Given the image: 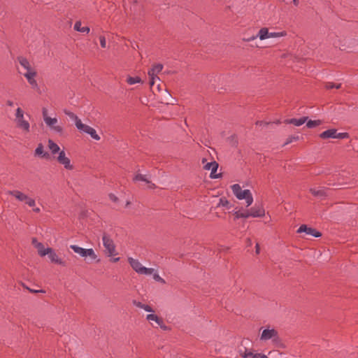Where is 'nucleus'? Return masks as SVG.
Here are the masks:
<instances>
[{"instance_id":"obj_1","label":"nucleus","mask_w":358,"mask_h":358,"mask_svg":"<svg viewBox=\"0 0 358 358\" xmlns=\"http://www.w3.org/2000/svg\"><path fill=\"white\" fill-rule=\"evenodd\" d=\"M231 189L236 197L239 199H245L246 206L248 207L252 205L253 202L252 195L249 189L243 190L240 185L234 184L231 186Z\"/></svg>"},{"instance_id":"obj_2","label":"nucleus","mask_w":358,"mask_h":358,"mask_svg":"<svg viewBox=\"0 0 358 358\" xmlns=\"http://www.w3.org/2000/svg\"><path fill=\"white\" fill-rule=\"evenodd\" d=\"M287 34L285 31L280 32H269L267 28L263 27L260 29L257 36H253L248 38L247 41H250L252 40L256 39L257 37H259L260 40H264L268 38L282 37L287 36Z\"/></svg>"},{"instance_id":"obj_3","label":"nucleus","mask_w":358,"mask_h":358,"mask_svg":"<svg viewBox=\"0 0 358 358\" xmlns=\"http://www.w3.org/2000/svg\"><path fill=\"white\" fill-rule=\"evenodd\" d=\"M260 340L263 341L271 340L273 344L277 346L281 343L278 332L273 328L264 329L261 334Z\"/></svg>"},{"instance_id":"obj_4","label":"nucleus","mask_w":358,"mask_h":358,"mask_svg":"<svg viewBox=\"0 0 358 358\" xmlns=\"http://www.w3.org/2000/svg\"><path fill=\"white\" fill-rule=\"evenodd\" d=\"M128 261L132 268L138 273L143 275H152L155 269L152 268H146L143 266L138 259L129 257Z\"/></svg>"},{"instance_id":"obj_5","label":"nucleus","mask_w":358,"mask_h":358,"mask_svg":"<svg viewBox=\"0 0 358 358\" xmlns=\"http://www.w3.org/2000/svg\"><path fill=\"white\" fill-rule=\"evenodd\" d=\"M102 241L103 245L105 248L106 254L108 257H112L117 255L115 245L113 239L110 238V235H108L106 233H103L102 236Z\"/></svg>"},{"instance_id":"obj_6","label":"nucleus","mask_w":358,"mask_h":358,"mask_svg":"<svg viewBox=\"0 0 358 358\" xmlns=\"http://www.w3.org/2000/svg\"><path fill=\"white\" fill-rule=\"evenodd\" d=\"M15 121L17 126L26 132H29V123L24 119V111L17 108L15 113Z\"/></svg>"},{"instance_id":"obj_7","label":"nucleus","mask_w":358,"mask_h":358,"mask_svg":"<svg viewBox=\"0 0 358 358\" xmlns=\"http://www.w3.org/2000/svg\"><path fill=\"white\" fill-rule=\"evenodd\" d=\"M70 248L72 249L74 252L80 255L81 257H89L93 260L97 258V255L95 254L92 248L85 249L76 245H71Z\"/></svg>"},{"instance_id":"obj_8","label":"nucleus","mask_w":358,"mask_h":358,"mask_svg":"<svg viewBox=\"0 0 358 358\" xmlns=\"http://www.w3.org/2000/svg\"><path fill=\"white\" fill-rule=\"evenodd\" d=\"M45 123L46 125L55 133L62 135L64 133V128L61 125H58V120L56 117H47L45 118Z\"/></svg>"},{"instance_id":"obj_9","label":"nucleus","mask_w":358,"mask_h":358,"mask_svg":"<svg viewBox=\"0 0 358 358\" xmlns=\"http://www.w3.org/2000/svg\"><path fill=\"white\" fill-rule=\"evenodd\" d=\"M163 69V65L161 64H155L152 68L149 70L148 76L150 77V85L152 87L155 83L156 80H159L157 74L160 73Z\"/></svg>"},{"instance_id":"obj_10","label":"nucleus","mask_w":358,"mask_h":358,"mask_svg":"<svg viewBox=\"0 0 358 358\" xmlns=\"http://www.w3.org/2000/svg\"><path fill=\"white\" fill-rule=\"evenodd\" d=\"M77 129L90 135V136L96 141L100 140V136L96 134V130L83 122H78V124H77Z\"/></svg>"},{"instance_id":"obj_11","label":"nucleus","mask_w":358,"mask_h":358,"mask_svg":"<svg viewBox=\"0 0 358 358\" xmlns=\"http://www.w3.org/2000/svg\"><path fill=\"white\" fill-rule=\"evenodd\" d=\"M247 213L249 215V217H262L265 215V210L262 205L255 204L250 209H247Z\"/></svg>"},{"instance_id":"obj_12","label":"nucleus","mask_w":358,"mask_h":358,"mask_svg":"<svg viewBox=\"0 0 358 358\" xmlns=\"http://www.w3.org/2000/svg\"><path fill=\"white\" fill-rule=\"evenodd\" d=\"M239 355L243 358H268L266 355L262 353H255L253 351L243 348L238 350Z\"/></svg>"},{"instance_id":"obj_13","label":"nucleus","mask_w":358,"mask_h":358,"mask_svg":"<svg viewBox=\"0 0 358 358\" xmlns=\"http://www.w3.org/2000/svg\"><path fill=\"white\" fill-rule=\"evenodd\" d=\"M57 162L60 164L63 165L64 167L67 170H72L73 169V165L71 164V160L68 157L66 156L64 150H61L59 152Z\"/></svg>"},{"instance_id":"obj_14","label":"nucleus","mask_w":358,"mask_h":358,"mask_svg":"<svg viewBox=\"0 0 358 358\" xmlns=\"http://www.w3.org/2000/svg\"><path fill=\"white\" fill-rule=\"evenodd\" d=\"M46 255L48 256V258L52 263H55L63 266H66V262L58 257L52 248H48Z\"/></svg>"},{"instance_id":"obj_15","label":"nucleus","mask_w":358,"mask_h":358,"mask_svg":"<svg viewBox=\"0 0 358 358\" xmlns=\"http://www.w3.org/2000/svg\"><path fill=\"white\" fill-rule=\"evenodd\" d=\"M305 232L308 235L318 238L322 236V234L314 228L308 227L306 224H301L297 229V233Z\"/></svg>"},{"instance_id":"obj_16","label":"nucleus","mask_w":358,"mask_h":358,"mask_svg":"<svg viewBox=\"0 0 358 358\" xmlns=\"http://www.w3.org/2000/svg\"><path fill=\"white\" fill-rule=\"evenodd\" d=\"M310 192L314 196L321 200L324 199L328 196L327 189L324 187H319L317 188H310Z\"/></svg>"},{"instance_id":"obj_17","label":"nucleus","mask_w":358,"mask_h":358,"mask_svg":"<svg viewBox=\"0 0 358 358\" xmlns=\"http://www.w3.org/2000/svg\"><path fill=\"white\" fill-rule=\"evenodd\" d=\"M36 76V71L34 70L27 71L25 73H24V76L27 78L28 83L31 85L32 88L34 89L38 88V84L36 80H35Z\"/></svg>"},{"instance_id":"obj_18","label":"nucleus","mask_w":358,"mask_h":358,"mask_svg":"<svg viewBox=\"0 0 358 358\" xmlns=\"http://www.w3.org/2000/svg\"><path fill=\"white\" fill-rule=\"evenodd\" d=\"M203 168L206 170L211 171L210 175L211 178H217L219 177L218 175L215 174L218 168V164L215 161L207 163L204 165Z\"/></svg>"},{"instance_id":"obj_19","label":"nucleus","mask_w":358,"mask_h":358,"mask_svg":"<svg viewBox=\"0 0 358 358\" xmlns=\"http://www.w3.org/2000/svg\"><path fill=\"white\" fill-rule=\"evenodd\" d=\"M35 155L39 156L41 158L49 159L50 158V154L44 151V148L42 143H39L35 150Z\"/></svg>"},{"instance_id":"obj_20","label":"nucleus","mask_w":358,"mask_h":358,"mask_svg":"<svg viewBox=\"0 0 358 358\" xmlns=\"http://www.w3.org/2000/svg\"><path fill=\"white\" fill-rule=\"evenodd\" d=\"M7 194L13 196L20 201H25L28 196L18 190H9L8 191Z\"/></svg>"},{"instance_id":"obj_21","label":"nucleus","mask_w":358,"mask_h":358,"mask_svg":"<svg viewBox=\"0 0 358 358\" xmlns=\"http://www.w3.org/2000/svg\"><path fill=\"white\" fill-rule=\"evenodd\" d=\"M308 120V117H302L301 118L296 119V118H292V119H287L285 121L286 124H292L296 127H299L304 124Z\"/></svg>"},{"instance_id":"obj_22","label":"nucleus","mask_w":358,"mask_h":358,"mask_svg":"<svg viewBox=\"0 0 358 358\" xmlns=\"http://www.w3.org/2000/svg\"><path fill=\"white\" fill-rule=\"evenodd\" d=\"M336 129H331L326 130L323 132H322L320 134V137L322 139H327V138H336Z\"/></svg>"},{"instance_id":"obj_23","label":"nucleus","mask_w":358,"mask_h":358,"mask_svg":"<svg viewBox=\"0 0 358 358\" xmlns=\"http://www.w3.org/2000/svg\"><path fill=\"white\" fill-rule=\"evenodd\" d=\"M134 180H135V181H143V182H145L146 183H148L149 185V188H150V189H153L155 187V184L152 183L147 178L145 175H143V174L138 173V174L135 176V177L134 178Z\"/></svg>"},{"instance_id":"obj_24","label":"nucleus","mask_w":358,"mask_h":358,"mask_svg":"<svg viewBox=\"0 0 358 358\" xmlns=\"http://www.w3.org/2000/svg\"><path fill=\"white\" fill-rule=\"evenodd\" d=\"M17 61L18 62L20 63V64L24 69L27 70V71H31L33 70L31 67V65H30V63L28 61V59L24 57H17Z\"/></svg>"},{"instance_id":"obj_25","label":"nucleus","mask_w":358,"mask_h":358,"mask_svg":"<svg viewBox=\"0 0 358 358\" xmlns=\"http://www.w3.org/2000/svg\"><path fill=\"white\" fill-rule=\"evenodd\" d=\"M234 215H235L236 219L248 218L249 217V215L247 213V209L246 210H244V209L237 210V208H236L235 210H234Z\"/></svg>"},{"instance_id":"obj_26","label":"nucleus","mask_w":358,"mask_h":358,"mask_svg":"<svg viewBox=\"0 0 358 358\" xmlns=\"http://www.w3.org/2000/svg\"><path fill=\"white\" fill-rule=\"evenodd\" d=\"M48 148L50 150L52 155L59 153L60 152L59 146L51 139L48 140Z\"/></svg>"},{"instance_id":"obj_27","label":"nucleus","mask_w":358,"mask_h":358,"mask_svg":"<svg viewBox=\"0 0 358 358\" xmlns=\"http://www.w3.org/2000/svg\"><path fill=\"white\" fill-rule=\"evenodd\" d=\"M74 29L77 31L88 34L90 31V27H82L81 22L77 21L74 24Z\"/></svg>"},{"instance_id":"obj_28","label":"nucleus","mask_w":358,"mask_h":358,"mask_svg":"<svg viewBox=\"0 0 358 358\" xmlns=\"http://www.w3.org/2000/svg\"><path fill=\"white\" fill-rule=\"evenodd\" d=\"M146 319L148 321H155L158 325H161L163 323L162 319L159 317L157 315H156L155 314L147 315Z\"/></svg>"},{"instance_id":"obj_29","label":"nucleus","mask_w":358,"mask_h":358,"mask_svg":"<svg viewBox=\"0 0 358 358\" xmlns=\"http://www.w3.org/2000/svg\"><path fill=\"white\" fill-rule=\"evenodd\" d=\"M35 248L37 249L38 253L41 257H44L46 255V253L48 251V248H45L43 243H40L36 244Z\"/></svg>"},{"instance_id":"obj_30","label":"nucleus","mask_w":358,"mask_h":358,"mask_svg":"<svg viewBox=\"0 0 358 358\" xmlns=\"http://www.w3.org/2000/svg\"><path fill=\"white\" fill-rule=\"evenodd\" d=\"M217 206L226 207L227 209H230L232 207L230 202L225 197H221L220 199Z\"/></svg>"},{"instance_id":"obj_31","label":"nucleus","mask_w":358,"mask_h":358,"mask_svg":"<svg viewBox=\"0 0 358 358\" xmlns=\"http://www.w3.org/2000/svg\"><path fill=\"white\" fill-rule=\"evenodd\" d=\"M65 114L68 115L71 120L75 121L76 127H77V124H78V122H82V121L78 118V117L75 115L73 113L70 111H64Z\"/></svg>"},{"instance_id":"obj_32","label":"nucleus","mask_w":358,"mask_h":358,"mask_svg":"<svg viewBox=\"0 0 358 358\" xmlns=\"http://www.w3.org/2000/svg\"><path fill=\"white\" fill-rule=\"evenodd\" d=\"M127 83L129 84V85H134L136 83H139L141 82V79L140 77L138 76H136V77H131V76H128L127 78V80H126Z\"/></svg>"},{"instance_id":"obj_33","label":"nucleus","mask_w":358,"mask_h":358,"mask_svg":"<svg viewBox=\"0 0 358 358\" xmlns=\"http://www.w3.org/2000/svg\"><path fill=\"white\" fill-rule=\"evenodd\" d=\"M322 124V121L320 120H308L306 123V127L308 128H314L317 127Z\"/></svg>"},{"instance_id":"obj_34","label":"nucleus","mask_w":358,"mask_h":358,"mask_svg":"<svg viewBox=\"0 0 358 358\" xmlns=\"http://www.w3.org/2000/svg\"><path fill=\"white\" fill-rule=\"evenodd\" d=\"M299 136H290L287 138L285 143H284V145H288L294 141H296L299 140Z\"/></svg>"},{"instance_id":"obj_35","label":"nucleus","mask_w":358,"mask_h":358,"mask_svg":"<svg viewBox=\"0 0 358 358\" xmlns=\"http://www.w3.org/2000/svg\"><path fill=\"white\" fill-rule=\"evenodd\" d=\"M152 274H153V278L155 280H156L157 282H159L162 284L166 283L165 280L162 278H161L157 273L154 271V273Z\"/></svg>"},{"instance_id":"obj_36","label":"nucleus","mask_w":358,"mask_h":358,"mask_svg":"<svg viewBox=\"0 0 358 358\" xmlns=\"http://www.w3.org/2000/svg\"><path fill=\"white\" fill-rule=\"evenodd\" d=\"M341 83H339V84H334L333 83H328L326 85V88L328 89V90L333 89V88L339 89V88H341Z\"/></svg>"},{"instance_id":"obj_37","label":"nucleus","mask_w":358,"mask_h":358,"mask_svg":"<svg viewBox=\"0 0 358 358\" xmlns=\"http://www.w3.org/2000/svg\"><path fill=\"white\" fill-rule=\"evenodd\" d=\"M348 137H349V134L346 132H343V133H337L336 132V138L343 139V138H347Z\"/></svg>"},{"instance_id":"obj_38","label":"nucleus","mask_w":358,"mask_h":358,"mask_svg":"<svg viewBox=\"0 0 358 358\" xmlns=\"http://www.w3.org/2000/svg\"><path fill=\"white\" fill-rule=\"evenodd\" d=\"M25 202L30 207H34L36 205L35 200L29 196H27V199H26Z\"/></svg>"},{"instance_id":"obj_39","label":"nucleus","mask_w":358,"mask_h":358,"mask_svg":"<svg viewBox=\"0 0 358 358\" xmlns=\"http://www.w3.org/2000/svg\"><path fill=\"white\" fill-rule=\"evenodd\" d=\"M99 41H100V45H101V48H105L106 47V41L105 36H99Z\"/></svg>"},{"instance_id":"obj_40","label":"nucleus","mask_w":358,"mask_h":358,"mask_svg":"<svg viewBox=\"0 0 358 358\" xmlns=\"http://www.w3.org/2000/svg\"><path fill=\"white\" fill-rule=\"evenodd\" d=\"M108 196H109V199H110L112 201H113V202H115V203H117V202L118 201V200H119V199H118V198H117V197L114 194H112V193H111V194H110L108 195Z\"/></svg>"},{"instance_id":"obj_41","label":"nucleus","mask_w":358,"mask_h":358,"mask_svg":"<svg viewBox=\"0 0 358 358\" xmlns=\"http://www.w3.org/2000/svg\"><path fill=\"white\" fill-rule=\"evenodd\" d=\"M143 309L145 310V311L147 312H153L154 310H152V308H151V306H148V305H146V304H144L143 307Z\"/></svg>"},{"instance_id":"obj_42","label":"nucleus","mask_w":358,"mask_h":358,"mask_svg":"<svg viewBox=\"0 0 358 358\" xmlns=\"http://www.w3.org/2000/svg\"><path fill=\"white\" fill-rule=\"evenodd\" d=\"M134 305H135L136 307H138L140 308H142L143 309V307L144 306L143 303H142L140 301H134L133 302Z\"/></svg>"},{"instance_id":"obj_43","label":"nucleus","mask_w":358,"mask_h":358,"mask_svg":"<svg viewBox=\"0 0 358 358\" xmlns=\"http://www.w3.org/2000/svg\"><path fill=\"white\" fill-rule=\"evenodd\" d=\"M43 117L44 121L45 118L50 117L49 116H48V111L45 108L43 109Z\"/></svg>"},{"instance_id":"obj_44","label":"nucleus","mask_w":358,"mask_h":358,"mask_svg":"<svg viewBox=\"0 0 358 358\" xmlns=\"http://www.w3.org/2000/svg\"><path fill=\"white\" fill-rule=\"evenodd\" d=\"M255 252H256L257 255L259 254V252H260V247H259V243H256V245H255Z\"/></svg>"},{"instance_id":"obj_45","label":"nucleus","mask_w":358,"mask_h":358,"mask_svg":"<svg viewBox=\"0 0 358 358\" xmlns=\"http://www.w3.org/2000/svg\"><path fill=\"white\" fill-rule=\"evenodd\" d=\"M246 244H247V246H251L252 245V241L250 238H248L246 239Z\"/></svg>"},{"instance_id":"obj_46","label":"nucleus","mask_w":358,"mask_h":358,"mask_svg":"<svg viewBox=\"0 0 358 358\" xmlns=\"http://www.w3.org/2000/svg\"><path fill=\"white\" fill-rule=\"evenodd\" d=\"M31 243H32V244H33L34 246H35V245H36V244H37V243H40L39 242H38V241L36 240V238H32Z\"/></svg>"},{"instance_id":"obj_47","label":"nucleus","mask_w":358,"mask_h":358,"mask_svg":"<svg viewBox=\"0 0 358 358\" xmlns=\"http://www.w3.org/2000/svg\"><path fill=\"white\" fill-rule=\"evenodd\" d=\"M6 104L9 106H13V102L10 100H8L7 102H6Z\"/></svg>"},{"instance_id":"obj_48","label":"nucleus","mask_w":358,"mask_h":358,"mask_svg":"<svg viewBox=\"0 0 358 358\" xmlns=\"http://www.w3.org/2000/svg\"><path fill=\"white\" fill-rule=\"evenodd\" d=\"M162 329L166 330L167 329V327L164 324V322L162 323V324L161 325H159Z\"/></svg>"},{"instance_id":"obj_49","label":"nucleus","mask_w":358,"mask_h":358,"mask_svg":"<svg viewBox=\"0 0 358 358\" xmlns=\"http://www.w3.org/2000/svg\"><path fill=\"white\" fill-rule=\"evenodd\" d=\"M30 292H35V293H36V292H39V291H38V290H35V289H33V290H32V289H30ZM40 292H44V291H43V290H40Z\"/></svg>"},{"instance_id":"obj_50","label":"nucleus","mask_w":358,"mask_h":358,"mask_svg":"<svg viewBox=\"0 0 358 358\" xmlns=\"http://www.w3.org/2000/svg\"><path fill=\"white\" fill-rule=\"evenodd\" d=\"M33 210L35 213H39L40 212V208H35L33 209Z\"/></svg>"},{"instance_id":"obj_51","label":"nucleus","mask_w":358,"mask_h":358,"mask_svg":"<svg viewBox=\"0 0 358 358\" xmlns=\"http://www.w3.org/2000/svg\"><path fill=\"white\" fill-rule=\"evenodd\" d=\"M119 260H120V258H119V257H116V258H114V259H113V262H118Z\"/></svg>"},{"instance_id":"obj_52","label":"nucleus","mask_w":358,"mask_h":358,"mask_svg":"<svg viewBox=\"0 0 358 358\" xmlns=\"http://www.w3.org/2000/svg\"><path fill=\"white\" fill-rule=\"evenodd\" d=\"M293 3H294V5H298V3H299V0H293Z\"/></svg>"},{"instance_id":"obj_53","label":"nucleus","mask_w":358,"mask_h":358,"mask_svg":"<svg viewBox=\"0 0 358 358\" xmlns=\"http://www.w3.org/2000/svg\"><path fill=\"white\" fill-rule=\"evenodd\" d=\"M130 201H127L126 203V207L129 206L130 205Z\"/></svg>"},{"instance_id":"obj_54","label":"nucleus","mask_w":358,"mask_h":358,"mask_svg":"<svg viewBox=\"0 0 358 358\" xmlns=\"http://www.w3.org/2000/svg\"><path fill=\"white\" fill-rule=\"evenodd\" d=\"M206 162V159H202V162L204 163Z\"/></svg>"}]
</instances>
